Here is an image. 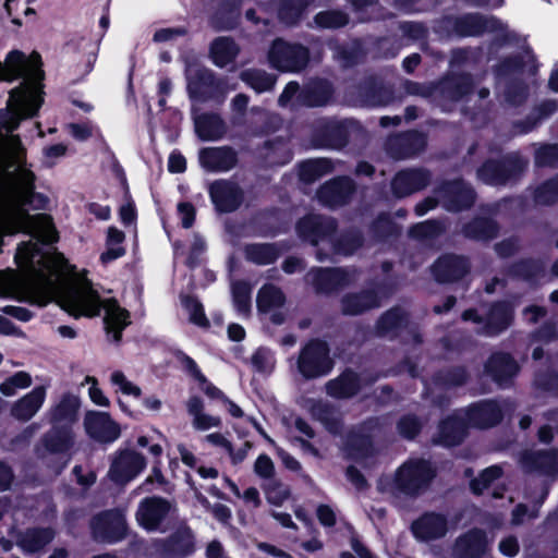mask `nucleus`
I'll use <instances>...</instances> for the list:
<instances>
[{
  "mask_svg": "<svg viewBox=\"0 0 558 558\" xmlns=\"http://www.w3.org/2000/svg\"><path fill=\"white\" fill-rule=\"evenodd\" d=\"M23 271L8 270L0 277V296H13L46 305L54 300L62 310L74 317L98 316L105 308L106 330L113 340H121L122 330L131 324L130 313L117 300L101 301L88 279L77 281L64 278L66 260L60 253H43L38 242H24L15 255Z\"/></svg>",
  "mask_w": 558,
  "mask_h": 558,
  "instance_id": "1",
  "label": "nucleus"
},
{
  "mask_svg": "<svg viewBox=\"0 0 558 558\" xmlns=\"http://www.w3.org/2000/svg\"><path fill=\"white\" fill-rule=\"evenodd\" d=\"M41 60L37 52L28 58L19 50L8 53L0 62V81L12 82L24 77V82L10 92L7 110L0 111V174H33L25 160V149L17 135H11L24 119L37 114L41 104L38 83L44 78Z\"/></svg>",
  "mask_w": 558,
  "mask_h": 558,
  "instance_id": "2",
  "label": "nucleus"
},
{
  "mask_svg": "<svg viewBox=\"0 0 558 558\" xmlns=\"http://www.w3.org/2000/svg\"><path fill=\"white\" fill-rule=\"evenodd\" d=\"M34 177H0V231H23L39 242H58L59 233L52 217L47 214L31 215L32 209H45L48 198L34 192Z\"/></svg>",
  "mask_w": 558,
  "mask_h": 558,
  "instance_id": "3",
  "label": "nucleus"
},
{
  "mask_svg": "<svg viewBox=\"0 0 558 558\" xmlns=\"http://www.w3.org/2000/svg\"><path fill=\"white\" fill-rule=\"evenodd\" d=\"M333 367L330 348L320 339L310 340L300 351L296 359V369L306 379H315L327 375Z\"/></svg>",
  "mask_w": 558,
  "mask_h": 558,
  "instance_id": "4",
  "label": "nucleus"
},
{
  "mask_svg": "<svg viewBox=\"0 0 558 558\" xmlns=\"http://www.w3.org/2000/svg\"><path fill=\"white\" fill-rule=\"evenodd\" d=\"M434 477L435 470L428 461L409 460L396 472L395 486L400 493L415 497L428 488Z\"/></svg>",
  "mask_w": 558,
  "mask_h": 558,
  "instance_id": "5",
  "label": "nucleus"
},
{
  "mask_svg": "<svg viewBox=\"0 0 558 558\" xmlns=\"http://www.w3.org/2000/svg\"><path fill=\"white\" fill-rule=\"evenodd\" d=\"M518 463L525 474L555 478L558 475V449H525L519 453Z\"/></svg>",
  "mask_w": 558,
  "mask_h": 558,
  "instance_id": "6",
  "label": "nucleus"
},
{
  "mask_svg": "<svg viewBox=\"0 0 558 558\" xmlns=\"http://www.w3.org/2000/svg\"><path fill=\"white\" fill-rule=\"evenodd\" d=\"M268 58L270 64L279 71L296 72L306 66L308 50L301 45L277 39L269 50Z\"/></svg>",
  "mask_w": 558,
  "mask_h": 558,
  "instance_id": "7",
  "label": "nucleus"
},
{
  "mask_svg": "<svg viewBox=\"0 0 558 558\" xmlns=\"http://www.w3.org/2000/svg\"><path fill=\"white\" fill-rule=\"evenodd\" d=\"M356 280L355 271L342 268H315L305 276V281L311 284L317 293L329 294L343 289Z\"/></svg>",
  "mask_w": 558,
  "mask_h": 558,
  "instance_id": "8",
  "label": "nucleus"
},
{
  "mask_svg": "<svg viewBox=\"0 0 558 558\" xmlns=\"http://www.w3.org/2000/svg\"><path fill=\"white\" fill-rule=\"evenodd\" d=\"M386 295L379 286L345 293L339 301L340 312L344 316L363 315L378 308Z\"/></svg>",
  "mask_w": 558,
  "mask_h": 558,
  "instance_id": "9",
  "label": "nucleus"
},
{
  "mask_svg": "<svg viewBox=\"0 0 558 558\" xmlns=\"http://www.w3.org/2000/svg\"><path fill=\"white\" fill-rule=\"evenodd\" d=\"M92 536L96 542L114 543L125 536L126 524L118 510H108L90 520Z\"/></svg>",
  "mask_w": 558,
  "mask_h": 558,
  "instance_id": "10",
  "label": "nucleus"
},
{
  "mask_svg": "<svg viewBox=\"0 0 558 558\" xmlns=\"http://www.w3.org/2000/svg\"><path fill=\"white\" fill-rule=\"evenodd\" d=\"M155 551L163 558H184L195 549L194 535L186 525H180L165 539L153 543Z\"/></svg>",
  "mask_w": 558,
  "mask_h": 558,
  "instance_id": "11",
  "label": "nucleus"
},
{
  "mask_svg": "<svg viewBox=\"0 0 558 558\" xmlns=\"http://www.w3.org/2000/svg\"><path fill=\"white\" fill-rule=\"evenodd\" d=\"M471 271L468 256L444 254L432 265V274L439 283H452L463 279Z\"/></svg>",
  "mask_w": 558,
  "mask_h": 558,
  "instance_id": "12",
  "label": "nucleus"
},
{
  "mask_svg": "<svg viewBox=\"0 0 558 558\" xmlns=\"http://www.w3.org/2000/svg\"><path fill=\"white\" fill-rule=\"evenodd\" d=\"M295 230L302 240L317 245L320 240H325L335 233L337 222L332 217L311 214L298 221Z\"/></svg>",
  "mask_w": 558,
  "mask_h": 558,
  "instance_id": "13",
  "label": "nucleus"
},
{
  "mask_svg": "<svg viewBox=\"0 0 558 558\" xmlns=\"http://www.w3.org/2000/svg\"><path fill=\"white\" fill-rule=\"evenodd\" d=\"M492 541L482 529H471L460 535L452 546L453 558H482L490 547Z\"/></svg>",
  "mask_w": 558,
  "mask_h": 558,
  "instance_id": "14",
  "label": "nucleus"
},
{
  "mask_svg": "<svg viewBox=\"0 0 558 558\" xmlns=\"http://www.w3.org/2000/svg\"><path fill=\"white\" fill-rule=\"evenodd\" d=\"M146 465L145 458L134 450L120 451L112 460L109 477L124 485L133 480Z\"/></svg>",
  "mask_w": 558,
  "mask_h": 558,
  "instance_id": "15",
  "label": "nucleus"
},
{
  "mask_svg": "<svg viewBox=\"0 0 558 558\" xmlns=\"http://www.w3.org/2000/svg\"><path fill=\"white\" fill-rule=\"evenodd\" d=\"M348 142V126L343 121L319 119L314 125V143L319 147L341 148Z\"/></svg>",
  "mask_w": 558,
  "mask_h": 558,
  "instance_id": "16",
  "label": "nucleus"
},
{
  "mask_svg": "<svg viewBox=\"0 0 558 558\" xmlns=\"http://www.w3.org/2000/svg\"><path fill=\"white\" fill-rule=\"evenodd\" d=\"M172 509L173 505L165 498L147 497L141 501L136 519L146 530L156 531Z\"/></svg>",
  "mask_w": 558,
  "mask_h": 558,
  "instance_id": "17",
  "label": "nucleus"
},
{
  "mask_svg": "<svg viewBox=\"0 0 558 558\" xmlns=\"http://www.w3.org/2000/svg\"><path fill=\"white\" fill-rule=\"evenodd\" d=\"M440 203L449 211H461L470 208L475 202L474 191L462 180H454L437 191Z\"/></svg>",
  "mask_w": 558,
  "mask_h": 558,
  "instance_id": "18",
  "label": "nucleus"
},
{
  "mask_svg": "<svg viewBox=\"0 0 558 558\" xmlns=\"http://www.w3.org/2000/svg\"><path fill=\"white\" fill-rule=\"evenodd\" d=\"M411 531L421 542L439 539L448 532V520L444 514L427 512L413 521Z\"/></svg>",
  "mask_w": 558,
  "mask_h": 558,
  "instance_id": "19",
  "label": "nucleus"
},
{
  "mask_svg": "<svg viewBox=\"0 0 558 558\" xmlns=\"http://www.w3.org/2000/svg\"><path fill=\"white\" fill-rule=\"evenodd\" d=\"M198 160L207 171L227 172L236 165L238 154L229 146L206 147L199 150Z\"/></svg>",
  "mask_w": 558,
  "mask_h": 558,
  "instance_id": "20",
  "label": "nucleus"
},
{
  "mask_svg": "<svg viewBox=\"0 0 558 558\" xmlns=\"http://www.w3.org/2000/svg\"><path fill=\"white\" fill-rule=\"evenodd\" d=\"M380 429L378 418H371L348 436L347 446L350 454L355 459L367 458L373 454L372 434Z\"/></svg>",
  "mask_w": 558,
  "mask_h": 558,
  "instance_id": "21",
  "label": "nucleus"
},
{
  "mask_svg": "<svg viewBox=\"0 0 558 558\" xmlns=\"http://www.w3.org/2000/svg\"><path fill=\"white\" fill-rule=\"evenodd\" d=\"M354 189L350 177H335L318 190L317 197L326 206H341L348 202Z\"/></svg>",
  "mask_w": 558,
  "mask_h": 558,
  "instance_id": "22",
  "label": "nucleus"
},
{
  "mask_svg": "<svg viewBox=\"0 0 558 558\" xmlns=\"http://www.w3.org/2000/svg\"><path fill=\"white\" fill-rule=\"evenodd\" d=\"M513 320L512 306L507 302H495L485 315V324L477 333L495 337L508 329Z\"/></svg>",
  "mask_w": 558,
  "mask_h": 558,
  "instance_id": "23",
  "label": "nucleus"
},
{
  "mask_svg": "<svg viewBox=\"0 0 558 558\" xmlns=\"http://www.w3.org/2000/svg\"><path fill=\"white\" fill-rule=\"evenodd\" d=\"M210 196L217 210L230 213L235 210L243 201V192L229 180H218L210 185Z\"/></svg>",
  "mask_w": 558,
  "mask_h": 558,
  "instance_id": "24",
  "label": "nucleus"
},
{
  "mask_svg": "<svg viewBox=\"0 0 558 558\" xmlns=\"http://www.w3.org/2000/svg\"><path fill=\"white\" fill-rule=\"evenodd\" d=\"M84 424L87 434L100 442H112L121 433L119 425L105 412L88 413Z\"/></svg>",
  "mask_w": 558,
  "mask_h": 558,
  "instance_id": "25",
  "label": "nucleus"
},
{
  "mask_svg": "<svg viewBox=\"0 0 558 558\" xmlns=\"http://www.w3.org/2000/svg\"><path fill=\"white\" fill-rule=\"evenodd\" d=\"M518 372L519 365L515 360L504 352L492 354L485 364V373L500 387L508 386Z\"/></svg>",
  "mask_w": 558,
  "mask_h": 558,
  "instance_id": "26",
  "label": "nucleus"
},
{
  "mask_svg": "<svg viewBox=\"0 0 558 558\" xmlns=\"http://www.w3.org/2000/svg\"><path fill=\"white\" fill-rule=\"evenodd\" d=\"M465 415L468 424L477 428L495 426L502 418L500 405L493 400H486L471 405L466 410Z\"/></svg>",
  "mask_w": 558,
  "mask_h": 558,
  "instance_id": "27",
  "label": "nucleus"
},
{
  "mask_svg": "<svg viewBox=\"0 0 558 558\" xmlns=\"http://www.w3.org/2000/svg\"><path fill=\"white\" fill-rule=\"evenodd\" d=\"M205 87H215L220 93L227 94L230 90H234L236 84H229L227 80L215 81L209 70H198L195 75L189 80V94L192 98L204 101L208 98Z\"/></svg>",
  "mask_w": 558,
  "mask_h": 558,
  "instance_id": "28",
  "label": "nucleus"
},
{
  "mask_svg": "<svg viewBox=\"0 0 558 558\" xmlns=\"http://www.w3.org/2000/svg\"><path fill=\"white\" fill-rule=\"evenodd\" d=\"M425 145L426 138L422 133L408 132L389 138L387 150L391 157L402 159L420 153Z\"/></svg>",
  "mask_w": 558,
  "mask_h": 558,
  "instance_id": "29",
  "label": "nucleus"
},
{
  "mask_svg": "<svg viewBox=\"0 0 558 558\" xmlns=\"http://www.w3.org/2000/svg\"><path fill=\"white\" fill-rule=\"evenodd\" d=\"M46 398V388L38 386L15 401L10 410L11 416L20 422L29 421L41 408Z\"/></svg>",
  "mask_w": 558,
  "mask_h": 558,
  "instance_id": "30",
  "label": "nucleus"
},
{
  "mask_svg": "<svg viewBox=\"0 0 558 558\" xmlns=\"http://www.w3.org/2000/svg\"><path fill=\"white\" fill-rule=\"evenodd\" d=\"M54 538L50 527H33L16 534V545L25 553H37Z\"/></svg>",
  "mask_w": 558,
  "mask_h": 558,
  "instance_id": "31",
  "label": "nucleus"
},
{
  "mask_svg": "<svg viewBox=\"0 0 558 558\" xmlns=\"http://www.w3.org/2000/svg\"><path fill=\"white\" fill-rule=\"evenodd\" d=\"M328 396L336 399H348L355 396L360 389L359 375L352 371H345L335 379L329 380L326 386Z\"/></svg>",
  "mask_w": 558,
  "mask_h": 558,
  "instance_id": "32",
  "label": "nucleus"
},
{
  "mask_svg": "<svg viewBox=\"0 0 558 558\" xmlns=\"http://www.w3.org/2000/svg\"><path fill=\"white\" fill-rule=\"evenodd\" d=\"M195 132L203 141H218L227 132V125L217 113H203L194 119Z\"/></svg>",
  "mask_w": 558,
  "mask_h": 558,
  "instance_id": "33",
  "label": "nucleus"
},
{
  "mask_svg": "<svg viewBox=\"0 0 558 558\" xmlns=\"http://www.w3.org/2000/svg\"><path fill=\"white\" fill-rule=\"evenodd\" d=\"M312 416L320 422L331 434H340L342 429L341 412L332 404L324 401L315 402L311 408Z\"/></svg>",
  "mask_w": 558,
  "mask_h": 558,
  "instance_id": "34",
  "label": "nucleus"
},
{
  "mask_svg": "<svg viewBox=\"0 0 558 558\" xmlns=\"http://www.w3.org/2000/svg\"><path fill=\"white\" fill-rule=\"evenodd\" d=\"M466 429L464 418L458 415L450 416L439 425V440L445 446H457L466 436Z\"/></svg>",
  "mask_w": 558,
  "mask_h": 558,
  "instance_id": "35",
  "label": "nucleus"
},
{
  "mask_svg": "<svg viewBox=\"0 0 558 558\" xmlns=\"http://www.w3.org/2000/svg\"><path fill=\"white\" fill-rule=\"evenodd\" d=\"M281 247L277 243H253L244 246L245 258L257 265H268L277 260Z\"/></svg>",
  "mask_w": 558,
  "mask_h": 558,
  "instance_id": "36",
  "label": "nucleus"
},
{
  "mask_svg": "<svg viewBox=\"0 0 558 558\" xmlns=\"http://www.w3.org/2000/svg\"><path fill=\"white\" fill-rule=\"evenodd\" d=\"M498 231L499 228L494 220L483 217L473 219L462 228L465 238L476 241H489L497 236Z\"/></svg>",
  "mask_w": 558,
  "mask_h": 558,
  "instance_id": "37",
  "label": "nucleus"
},
{
  "mask_svg": "<svg viewBox=\"0 0 558 558\" xmlns=\"http://www.w3.org/2000/svg\"><path fill=\"white\" fill-rule=\"evenodd\" d=\"M41 442L51 453L66 452L74 444V437L66 426H54L43 438Z\"/></svg>",
  "mask_w": 558,
  "mask_h": 558,
  "instance_id": "38",
  "label": "nucleus"
},
{
  "mask_svg": "<svg viewBox=\"0 0 558 558\" xmlns=\"http://www.w3.org/2000/svg\"><path fill=\"white\" fill-rule=\"evenodd\" d=\"M240 48L230 37H218L210 46V56L217 66L223 68L239 54Z\"/></svg>",
  "mask_w": 558,
  "mask_h": 558,
  "instance_id": "39",
  "label": "nucleus"
},
{
  "mask_svg": "<svg viewBox=\"0 0 558 558\" xmlns=\"http://www.w3.org/2000/svg\"><path fill=\"white\" fill-rule=\"evenodd\" d=\"M408 320V313L402 307H392L378 318L376 323L377 333L386 336L397 332L399 329L407 326Z\"/></svg>",
  "mask_w": 558,
  "mask_h": 558,
  "instance_id": "40",
  "label": "nucleus"
},
{
  "mask_svg": "<svg viewBox=\"0 0 558 558\" xmlns=\"http://www.w3.org/2000/svg\"><path fill=\"white\" fill-rule=\"evenodd\" d=\"M262 156L268 165H283L291 159V150L288 142L276 138L265 143Z\"/></svg>",
  "mask_w": 558,
  "mask_h": 558,
  "instance_id": "41",
  "label": "nucleus"
},
{
  "mask_svg": "<svg viewBox=\"0 0 558 558\" xmlns=\"http://www.w3.org/2000/svg\"><path fill=\"white\" fill-rule=\"evenodd\" d=\"M527 161L519 154H510L506 156L502 161L489 160L483 167V174H501L505 171H519L525 170Z\"/></svg>",
  "mask_w": 558,
  "mask_h": 558,
  "instance_id": "42",
  "label": "nucleus"
},
{
  "mask_svg": "<svg viewBox=\"0 0 558 558\" xmlns=\"http://www.w3.org/2000/svg\"><path fill=\"white\" fill-rule=\"evenodd\" d=\"M427 184V177H393L391 190L395 196L404 197L424 189Z\"/></svg>",
  "mask_w": 558,
  "mask_h": 558,
  "instance_id": "43",
  "label": "nucleus"
},
{
  "mask_svg": "<svg viewBox=\"0 0 558 558\" xmlns=\"http://www.w3.org/2000/svg\"><path fill=\"white\" fill-rule=\"evenodd\" d=\"M240 78L250 85L257 93H263L272 89L276 83V77L266 73L263 70H245L240 74Z\"/></svg>",
  "mask_w": 558,
  "mask_h": 558,
  "instance_id": "44",
  "label": "nucleus"
},
{
  "mask_svg": "<svg viewBox=\"0 0 558 558\" xmlns=\"http://www.w3.org/2000/svg\"><path fill=\"white\" fill-rule=\"evenodd\" d=\"M284 295L282 291L274 284L264 286L257 294V307L259 312H268L283 305Z\"/></svg>",
  "mask_w": 558,
  "mask_h": 558,
  "instance_id": "45",
  "label": "nucleus"
},
{
  "mask_svg": "<svg viewBox=\"0 0 558 558\" xmlns=\"http://www.w3.org/2000/svg\"><path fill=\"white\" fill-rule=\"evenodd\" d=\"M314 0H284L279 9V19L287 25L295 24L304 10Z\"/></svg>",
  "mask_w": 558,
  "mask_h": 558,
  "instance_id": "46",
  "label": "nucleus"
},
{
  "mask_svg": "<svg viewBox=\"0 0 558 558\" xmlns=\"http://www.w3.org/2000/svg\"><path fill=\"white\" fill-rule=\"evenodd\" d=\"M226 8L220 10L211 21L216 29H231L236 25L239 14L236 10L241 5L242 0H227Z\"/></svg>",
  "mask_w": 558,
  "mask_h": 558,
  "instance_id": "47",
  "label": "nucleus"
},
{
  "mask_svg": "<svg viewBox=\"0 0 558 558\" xmlns=\"http://www.w3.org/2000/svg\"><path fill=\"white\" fill-rule=\"evenodd\" d=\"M441 89L448 98L457 100L471 92L472 80L470 75L464 74L453 76L442 83Z\"/></svg>",
  "mask_w": 558,
  "mask_h": 558,
  "instance_id": "48",
  "label": "nucleus"
},
{
  "mask_svg": "<svg viewBox=\"0 0 558 558\" xmlns=\"http://www.w3.org/2000/svg\"><path fill=\"white\" fill-rule=\"evenodd\" d=\"M469 379V373L463 366H453L439 372L435 376V383L445 388L459 387Z\"/></svg>",
  "mask_w": 558,
  "mask_h": 558,
  "instance_id": "49",
  "label": "nucleus"
},
{
  "mask_svg": "<svg viewBox=\"0 0 558 558\" xmlns=\"http://www.w3.org/2000/svg\"><path fill=\"white\" fill-rule=\"evenodd\" d=\"M78 401L75 397L66 396L51 412V422L56 423H71L76 418V411Z\"/></svg>",
  "mask_w": 558,
  "mask_h": 558,
  "instance_id": "50",
  "label": "nucleus"
},
{
  "mask_svg": "<svg viewBox=\"0 0 558 558\" xmlns=\"http://www.w3.org/2000/svg\"><path fill=\"white\" fill-rule=\"evenodd\" d=\"M340 171L339 165L328 158H312L299 163L298 174H327L329 172Z\"/></svg>",
  "mask_w": 558,
  "mask_h": 558,
  "instance_id": "51",
  "label": "nucleus"
},
{
  "mask_svg": "<svg viewBox=\"0 0 558 558\" xmlns=\"http://www.w3.org/2000/svg\"><path fill=\"white\" fill-rule=\"evenodd\" d=\"M233 304L236 310L247 315L251 308V286L245 281H234L231 284Z\"/></svg>",
  "mask_w": 558,
  "mask_h": 558,
  "instance_id": "52",
  "label": "nucleus"
},
{
  "mask_svg": "<svg viewBox=\"0 0 558 558\" xmlns=\"http://www.w3.org/2000/svg\"><path fill=\"white\" fill-rule=\"evenodd\" d=\"M536 205L548 206L558 201V178H551L534 190Z\"/></svg>",
  "mask_w": 558,
  "mask_h": 558,
  "instance_id": "53",
  "label": "nucleus"
},
{
  "mask_svg": "<svg viewBox=\"0 0 558 558\" xmlns=\"http://www.w3.org/2000/svg\"><path fill=\"white\" fill-rule=\"evenodd\" d=\"M314 22L322 28H338L349 23V16L345 12L340 10H327L317 13Z\"/></svg>",
  "mask_w": 558,
  "mask_h": 558,
  "instance_id": "54",
  "label": "nucleus"
},
{
  "mask_svg": "<svg viewBox=\"0 0 558 558\" xmlns=\"http://www.w3.org/2000/svg\"><path fill=\"white\" fill-rule=\"evenodd\" d=\"M501 475L502 469L500 466H489L483 470L477 477L470 482V488L474 494L481 495L493 482L500 478Z\"/></svg>",
  "mask_w": 558,
  "mask_h": 558,
  "instance_id": "55",
  "label": "nucleus"
},
{
  "mask_svg": "<svg viewBox=\"0 0 558 558\" xmlns=\"http://www.w3.org/2000/svg\"><path fill=\"white\" fill-rule=\"evenodd\" d=\"M372 231L377 239H387L400 233L399 227L391 220L389 215L381 214L372 226Z\"/></svg>",
  "mask_w": 558,
  "mask_h": 558,
  "instance_id": "56",
  "label": "nucleus"
},
{
  "mask_svg": "<svg viewBox=\"0 0 558 558\" xmlns=\"http://www.w3.org/2000/svg\"><path fill=\"white\" fill-rule=\"evenodd\" d=\"M303 102L308 107L324 106L329 97L330 90L327 85H317L308 87L303 92Z\"/></svg>",
  "mask_w": 558,
  "mask_h": 558,
  "instance_id": "57",
  "label": "nucleus"
},
{
  "mask_svg": "<svg viewBox=\"0 0 558 558\" xmlns=\"http://www.w3.org/2000/svg\"><path fill=\"white\" fill-rule=\"evenodd\" d=\"M363 244V236L357 231H351L343 234L337 242L335 248L343 255L353 254Z\"/></svg>",
  "mask_w": 558,
  "mask_h": 558,
  "instance_id": "58",
  "label": "nucleus"
},
{
  "mask_svg": "<svg viewBox=\"0 0 558 558\" xmlns=\"http://www.w3.org/2000/svg\"><path fill=\"white\" fill-rule=\"evenodd\" d=\"M545 269L542 262L535 259L521 260L513 265V272L524 279H533L538 277Z\"/></svg>",
  "mask_w": 558,
  "mask_h": 558,
  "instance_id": "59",
  "label": "nucleus"
},
{
  "mask_svg": "<svg viewBox=\"0 0 558 558\" xmlns=\"http://www.w3.org/2000/svg\"><path fill=\"white\" fill-rule=\"evenodd\" d=\"M445 225L438 220H427L412 228L411 232L420 239H433L445 231Z\"/></svg>",
  "mask_w": 558,
  "mask_h": 558,
  "instance_id": "60",
  "label": "nucleus"
},
{
  "mask_svg": "<svg viewBox=\"0 0 558 558\" xmlns=\"http://www.w3.org/2000/svg\"><path fill=\"white\" fill-rule=\"evenodd\" d=\"M32 384L31 375L26 372H19L0 385V391L4 396H13L16 388H26Z\"/></svg>",
  "mask_w": 558,
  "mask_h": 558,
  "instance_id": "61",
  "label": "nucleus"
},
{
  "mask_svg": "<svg viewBox=\"0 0 558 558\" xmlns=\"http://www.w3.org/2000/svg\"><path fill=\"white\" fill-rule=\"evenodd\" d=\"M184 307L190 313V320L201 327H208L209 322L206 318L203 305L192 296H184L182 299Z\"/></svg>",
  "mask_w": 558,
  "mask_h": 558,
  "instance_id": "62",
  "label": "nucleus"
},
{
  "mask_svg": "<svg viewBox=\"0 0 558 558\" xmlns=\"http://www.w3.org/2000/svg\"><path fill=\"white\" fill-rule=\"evenodd\" d=\"M266 496L269 502L280 505L289 497V489L280 482L270 478L265 486Z\"/></svg>",
  "mask_w": 558,
  "mask_h": 558,
  "instance_id": "63",
  "label": "nucleus"
},
{
  "mask_svg": "<svg viewBox=\"0 0 558 558\" xmlns=\"http://www.w3.org/2000/svg\"><path fill=\"white\" fill-rule=\"evenodd\" d=\"M535 162L538 166L558 165V144L546 145L536 150Z\"/></svg>",
  "mask_w": 558,
  "mask_h": 558,
  "instance_id": "64",
  "label": "nucleus"
}]
</instances>
